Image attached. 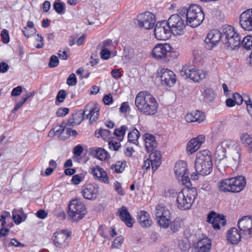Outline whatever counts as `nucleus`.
I'll list each match as a JSON object with an SVG mask.
<instances>
[{"mask_svg":"<svg viewBox=\"0 0 252 252\" xmlns=\"http://www.w3.org/2000/svg\"><path fill=\"white\" fill-rule=\"evenodd\" d=\"M66 92L63 90H60L57 95L56 99V104L58 105L59 103L63 102L66 97Z\"/></svg>","mask_w":252,"mask_h":252,"instance_id":"09e8293b","label":"nucleus"},{"mask_svg":"<svg viewBox=\"0 0 252 252\" xmlns=\"http://www.w3.org/2000/svg\"><path fill=\"white\" fill-rule=\"evenodd\" d=\"M170 229L173 232L178 231L181 227V221L179 218H176L172 222H170Z\"/></svg>","mask_w":252,"mask_h":252,"instance_id":"37998d69","label":"nucleus"},{"mask_svg":"<svg viewBox=\"0 0 252 252\" xmlns=\"http://www.w3.org/2000/svg\"><path fill=\"white\" fill-rule=\"evenodd\" d=\"M83 151L82 147L79 145L76 146L73 149V153L77 156H80Z\"/></svg>","mask_w":252,"mask_h":252,"instance_id":"69168bd1","label":"nucleus"},{"mask_svg":"<svg viewBox=\"0 0 252 252\" xmlns=\"http://www.w3.org/2000/svg\"><path fill=\"white\" fill-rule=\"evenodd\" d=\"M71 232L67 230H59L54 233L52 239L53 245L59 248L66 247L71 240Z\"/></svg>","mask_w":252,"mask_h":252,"instance_id":"1a4fd4ad","label":"nucleus"},{"mask_svg":"<svg viewBox=\"0 0 252 252\" xmlns=\"http://www.w3.org/2000/svg\"><path fill=\"white\" fill-rule=\"evenodd\" d=\"M95 135L97 137H101L105 141H108L111 137L110 130L102 128L95 131Z\"/></svg>","mask_w":252,"mask_h":252,"instance_id":"c9c22d12","label":"nucleus"},{"mask_svg":"<svg viewBox=\"0 0 252 252\" xmlns=\"http://www.w3.org/2000/svg\"><path fill=\"white\" fill-rule=\"evenodd\" d=\"M166 23L174 35H181L183 33L185 25L184 20L179 15H172Z\"/></svg>","mask_w":252,"mask_h":252,"instance_id":"9d476101","label":"nucleus"},{"mask_svg":"<svg viewBox=\"0 0 252 252\" xmlns=\"http://www.w3.org/2000/svg\"><path fill=\"white\" fill-rule=\"evenodd\" d=\"M137 21L139 27L149 30L153 28L156 22V17L153 13L146 12L138 15Z\"/></svg>","mask_w":252,"mask_h":252,"instance_id":"2eb2a0df","label":"nucleus"},{"mask_svg":"<svg viewBox=\"0 0 252 252\" xmlns=\"http://www.w3.org/2000/svg\"><path fill=\"white\" fill-rule=\"evenodd\" d=\"M127 130V126H122L120 128L115 129L114 134L119 138V140H122Z\"/></svg>","mask_w":252,"mask_h":252,"instance_id":"a19ab883","label":"nucleus"},{"mask_svg":"<svg viewBox=\"0 0 252 252\" xmlns=\"http://www.w3.org/2000/svg\"><path fill=\"white\" fill-rule=\"evenodd\" d=\"M53 8L57 13L59 14H63L65 12L63 3L55 2L53 4Z\"/></svg>","mask_w":252,"mask_h":252,"instance_id":"c03bdc74","label":"nucleus"},{"mask_svg":"<svg viewBox=\"0 0 252 252\" xmlns=\"http://www.w3.org/2000/svg\"><path fill=\"white\" fill-rule=\"evenodd\" d=\"M177 179L180 182H181L183 185L186 186H189L191 185V182L190 179L189 177L188 172L183 174L181 176H179L177 177Z\"/></svg>","mask_w":252,"mask_h":252,"instance_id":"49530a36","label":"nucleus"},{"mask_svg":"<svg viewBox=\"0 0 252 252\" xmlns=\"http://www.w3.org/2000/svg\"><path fill=\"white\" fill-rule=\"evenodd\" d=\"M242 237L241 232H239L236 228H231L227 232L226 239L228 242L232 244L238 243Z\"/></svg>","mask_w":252,"mask_h":252,"instance_id":"c756f323","label":"nucleus"},{"mask_svg":"<svg viewBox=\"0 0 252 252\" xmlns=\"http://www.w3.org/2000/svg\"><path fill=\"white\" fill-rule=\"evenodd\" d=\"M86 213L85 205L79 199H72L68 205V215L74 221L82 219Z\"/></svg>","mask_w":252,"mask_h":252,"instance_id":"0eeeda50","label":"nucleus"},{"mask_svg":"<svg viewBox=\"0 0 252 252\" xmlns=\"http://www.w3.org/2000/svg\"><path fill=\"white\" fill-rule=\"evenodd\" d=\"M240 141L245 146H248L252 143V138L247 133H243L240 137Z\"/></svg>","mask_w":252,"mask_h":252,"instance_id":"ea45409f","label":"nucleus"},{"mask_svg":"<svg viewBox=\"0 0 252 252\" xmlns=\"http://www.w3.org/2000/svg\"><path fill=\"white\" fill-rule=\"evenodd\" d=\"M85 119L84 116L82 115V110H79L73 114V120H75V124L77 125H79Z\"/></svg>","mask_w":252,"mask_h":252,"instance_id":"de8ad7c7","label":"nucleus"},{"mask_svg":"<svg viewBox=\"0 0 252 252\" xmlns=\"http://www.w3.org/2000/svg\"><path fill=\"white\" fill-rule=\"evenodd\" d=\"M185 119L188 123L198 122L200 123L204 120L205 115L202 112L196 110L187 114Z\"/></svg>","mask_w":252,"mask_h":252,"instance_id":"c85d7f7f","label":"nucleus"},{"mask_svg":"<svg viewBox=\"0 0 252 252\" xmlns=\"http://www.w3.org/2000/svg\"><path fill=\"white\" fill-rule=\"evenodd\" d=\"M65 124L63 122L61 125L57 126L52 129L55 133L61 134L64 130Z\"/></svg>","mask_w":252,"mask_h":252,"instance_id":"5fc2aeb1","label":"nucleus"},{"mask_svg":"<svg viewBox=\"0 0 252 252\" xmlns=\"http://www.w3.org/2000/svg\"><path fill=\"white\" fill-rule=\"evenodd\" d=\"M123 237L122 236L117 237L113 242L112 246L115 248H119L123 243Z\"/></svg>","mask_w":252,"mask_h":252,"instance_id":"864d4df0","label":"nucleus"},{"mask_svg":"<svg viewBox=\"0 0 252 252\" xmlns=\"http://www.w3.org/2000/svg\"><path fill=\"white\" fill-rule=\"evenodd\" d=\"M139 137L140 132L137 129L134 128L133 130L128 133V140L130 142L135 143Z\"/></svg>","mask_w":252,"mask_h":252,"instance_id":"58836bf2","label":"nucleus"},{"mask_svg":"<svg viewBox=\"0 0 252 252\" xmlns=\"http://www.w3.org/2000/svg\"><path fill=\"white\" fill-rule=\"evenodd\" d=\"M137 219L143 227H149L152 224V220L149 214L145 211H140L137 213Z\"/></svg>","mask_w":252,"mask_h":252,"instance_id":"cd10ccee","label":"nucleus"},{"mask_svg":"<svg viewBox=\"0 0 252 252\" xmlns=\"http://www.w3.org/2000/svg\"><path fill=\"white\" fill-rule=\"evenodd\" d=\"M66 83L69 86H74L77 83L76 77L74 73H71L69 75L67 79Z\"/></svg>","mask_w":252,"mask_h":252,"instance_id":"3c124183","label":"nucleus"},{"mask_svg":"<svg viewBox=\"0 0 252 252\" xmlns=\"http://www.w3.org/2000/svg\"><path fill=\"white\" fill-rule=\"evenodd\" d=\"M99 110V108L96 104L90 102L86 105L83 111L82 110V113L85 119H90V123L92 124L98 119Z\"/></svg>","mask_w":252,"mask_h":252,"instance_id":"dca6fc26","label":"nucleus"},{"mask_svg":"<svg viewBox=\"0 0 252 252\" xmlns=\"http://www.w3.org/2000/svg\"><path fill=\"white\" fill-rule=\"evenodd\" d=\"M231 185L233 187V192H238L241 191L246 185V179L242 176L230 178Z\"/></svg>","mask_w":252,"mask_h":252,"instance_id":"bb28decb","label":"nucleus"},{"mask_svg":"<svg viewBox=\"0 0 252 252\" xmlns=\"http://www.w3.org/2000/svg\"><path fill=\"white\" fill-rule=\"evenodd\" d=\"M207 221L212 224V226L215 229H220V224L224 226L226 224V220L223 216L217 214L215 212L212 211L207 217Z\"/></svg>","mask_w":252,"mask_h":252,"instance_id":"aec40b11","label":"nucleus"},{"mask_svg":"<svg viewBox=\"0 0 252 252\" xmlns=\"http://www.w3.org/2000/svg\"><path fill=\"white\" fill-rule=\"evenodd\" d=\"M143 138L146 151L147 152L154 151L157 146V143L155 136L149 133H146L144 134Z\"/></svg>","mask_w":252,"mask_h":252,"instance_id":"7c9ffc66","label":"nucleus"},{"mask_svg":"<svg viewBox=\"0 0 252 252\" xmlns=\"http://www.w3.org/2000/svg\"><path fill=\"white\" fill-rule=\"evenodd\" d=\"M91 173L100 182L107 184L109 183V179L106 172L99 166L91 168Z\"/></svg>","mask_w":252,"mask_h":252,"instance_id":"b1692460","label":"nucleus"},{"mask_svg":"<svg viewBox=\"0 0 252 252\" xmlns=\"http://www.w3.org/2000/svg\"><path fill=\"white\" fill-rule=\"evenodd\" d=\"M205 137L203 135H199L196 137L191 139L188 143L187 151L190 154L197 151L201 145L205 142Z\"/></svg>","mask_w":252,"mask_h":252,"instance_id":"412c9836","label":"nucleus"},{"mask_svg":"<svg viewBox=\"0 0 252 252\" xmlns=\"http://www.w3.org/2000/svg\"><path fill=\"white\" fill-rule=\"evenodd\" d=\"M109 147L111 150L118 151L120 148L121 145L117 142L109 141L108 143Z\"/></svg>","mask_w":252,"mask_h":252,"instance_id":"680f3d73","label":"nucleus"},{"mask_svg":"<svg viewBox=\"0 0 252 252\" xmlns=\"http://www.w3.org/2000/svg\"><path fill=\"white\" fill-rule=\"evenodd\" d=\"M59 63L58 58L55 55H52L50 57L48 66L51 68L55 67L59 64Z\"/></svg>","mask_w":252,"mask_h":252,"instance_id":"8fccbe9b","label":"nucleus"},{"mask_svg":"<svg viewBox=\"0 0 252 252\" xmlns=\"http://www.w3.org/2000/svg\"><path fill=\"white\" fill-rule=\"evenodd\" d=\"M179 246L182 251H186L190 248L189 244L186 241H181L179 243Z\"/></svg>","mask_w":252,"mask_h":252,"instance_id":"e2e57ef3","label":"nucleus"},{"mask_svg":"<svg viewBox=\"0 0 252 252\" xmlns=\"http://www.w3.org/2000/svg\"><path fill=\"white\" fill-rule=\"evenodd\" d=\"M225 153L226 150L217 146L215 153V157L216 158L215 163L219 170L224 168V164H225V161L227 157Z\"/></svg>","mask_w":252,"mask_h":252,"instance_id":"a878e982","label":"nucleus"},{"mask_svg":"<svg viewBox=\"0 0 252 252\" xmlns=\"http://www.w3.org/2000/svg\"><path fill=\"white\" fill-rule=\"evenodd\" d=\"M0 36L2 38V42L6 44L9 42V36L7 30H2L1 32Z\"/></svg>","mask_w":252,"mask_h":252,"instance_id":"603ef678","label":"nucleus"},{"mask_svg":"<svg viewBox=\"0 0 252 252\" xmlns=\"http://www.w3.org/2000/svg\"><path fill=\"white\" fill-rule=\"evenodd\" d=\"M117 214L127 227H131L132 226L133 223L132 218L126 206H123L119 208Z\"/></svg>","mask_w":252,"mask_h":252,"instance_id":"393cba45","label":"nucleus"},{"mask_svg":"<svg viewBox=\"0 0 252 252\" xmlns=\"http://www.w3.org/2000/svg\"><path fill=\"white\" fill-rule=\"evenodd\" d=\"M149 159L152 161V169L155 171L161 163V155L158 151L152 152L149 155Z\"/></svg>","mask_w":252,"mask_h":252,"instance_id":"2f4dec72","label":"nucleus"},{"mask_svg":"<svg viewBox=\"0 0 252 252\" xmlns=\"http://www.w3.org/2000/svg\"><path fill=\"white\" fill-rule=\"evenodd\" d=\"M220 39L222 41V32L221 33L216 29L211 30L204 40L207 45L206 48L211 50L217 45Z\"/></svg>","mask_w":252,"mask_h":252,"instance_id":"f3484780","label":"nucleus"},{"mask_svg":"<svg viewBox=\"0 0 252 252\" xmlns=\"http://www.w3.org/2000/svg\"><path fill=\"white\" fill-rule=\"evenodd\" d=\"M135 103L138 110L144 115L153 116L158 111V104L154 96L148 92L138 93L135 97Z\"/></svg>","mask_w":252,"mask_h":252,"instance_id":"f257e3e1","label":"nucleus"},{"mask_svg":"<svg viewBox=\"0 0 252 252\" xmlns=\"http://www.w3.org/2000/svg\"><path fill=\"white\" fill-rule=\"evenodd\" d=\"M197 195V190L194 188L183 189L177 196V207L182 210H189L192 206Z\"/></svg>","mask_w":252,"mask_h":252,"instance_id":"20e7f679","label":"nucleus"},{"mask_svg":"<svg viewBox=\"0 0 252 252\" xmlns=\"http://www.w3.org/2000/svg\"><path fill=\"white\" fill-rule=\"evenodd\" d=\"M158 73L163 84L171 87L176 82L175 75L170 70L162 68Z\"/></svg>","mask_w":252,"mask_h":252,"instance_id":"a211bd4d","label":"nucleus"},{"mask_svg":"<svg viewBox=\"0 0 252 252\" xmlns=\"http://www.w3.org/2000/svg\"><path fill=\"white\" fill-rule=\"evenodd\" d=\"M234 148L230 149L228 152L224 167L231 166L236 168L240 161V148L238 144H235Z\"/></svg>","mask_w":252,"mask_h":252,"instance_id":"ddd939ff","label":"nucleus"},{"mask_svg":"<svg viewBox=\"0 0 252 252\" xmlns=\"http://www.w3.org/2000/svg\"><path fill=\"white\" fill-rule=\"evenodd\" d=\"M69 112V109L67 108H60L56 112L58 117H64Z\"/></svg>","mask_w":252,"mask_h":252,"instance_id":"bf43d9fd","label":"nucleus"},{"mask_svg":"<svg viewBox=\"0 0 252 252\" xmlns=\"http://www.w3.org/2000/svg\"><path fill=\"white\" fill-rule=\"evenodd\" d=\"M179 13L186 19L188 26L195 28L199 26L204 19V14L201 6L197 4H191L188 8L182 7Z\"/></svg>","mask_w":252,"mask_h":252,"instance_id":"f03ea898","label":"nucleus"},{"mask_svg":"<svg viewBox=\"0 0 252 252\" xmlns=\"http://www.w3.org/2000/svg\"><path fill=\"white\" fill-rule=\"evenodd\" d=\"M218 188L222 192H233L230 178L221 180L218 182Z\"/></svg>","mask_w":252,"mask_h":252,"instance_id":"f704fd0d","label":"nucleus"},{"mask_svg":"<svg viewBox=\"0 0 252 252\" xmlns=\"http://www.w3.org/2000/svg\"><path fill=\"white\" fill-rule=\"evenodd\" d=\"M110 51L106 48H103L101 49L100 56L104 60H107L110 58Z\"/></svg>","mask_w":252,"mask_h":252,"instance_id":"4d7b16f0","label":"nucleus"},{"mask_svg":"<svg viewBox=\"0 0 252 252\" xmlns=\"http://www.w3.org/2000/svg\"><path fill=\"white\" fill-rule=\"evenodd\" d=\"M203 96L206 101H211L214 98V94L212 90L206 89L204 91Z\"/></svg>","mask_w":252,"mask_h":252,"instance_id":"a18cd8bd","label":"nucleus"},{"mask_svg":"<svg viewBox=\"0 0 252 252\" xmlns=\"http://www.w3.org/2000/svg\"><path fill=\"white\" fill-rule=\"evenodd\" d=\"M154 32L156 37L160 40L169 39L172 33L165 21L158 22L156 24Z\"/></svg>","mask_w":252,"mask_h":252,"instance_id":"4468645a","label":"nucleus"},{"mask_svg":"<svg viewBox=\"0 0 252 252\" xmlns=\"http://www.w3.org/2000/svg\"><path fill=\"white\" fill-rule=\"evenodd\" d=\"M213 164L210 152L208 150L196 154L195 168L196 173L202 176L209 174L212 171Z\"/></svg>","mask_w":252,"mask_h":252,"instance_id":"7ed1b4c3","label":"nucleus"},{"mask_svg":"<svg viewBox=\"0 0 252 252\" xmlns=\"http://www.w3.org/2000/svg\"><path fill=\"white\" fill-rule=\"evenodd\" d=\"M241 44L247 50L252 49V35H247L245 37Z\"/></svg>","mask_w":252,"mask_h":252,"instance_id":"4c0bfd02","label":"nucleus"},{"mask_svg":"<svg viewBox=\"0 0 252 252\" xmlns=\"http://www.w3.org/2000/svg\"><path fill=\"white\" fill-rule=\"evenodd\" d=\"M171 47L167 43H158L153 48L151 55L157 60L166 62L170 60Z\"/></svg>","mask_w":252,"mask_h":252,"instance_id":"6e6552de","label":"nucleus"},{"mask_svg":"<svg viewBox=\"0 0 252 252\" xmlns=\"http://www.w3.org/2000/svg\"><path fill=\"white\" fill-rule=\"evenodd\" d=\"M180 74L185 78H189L194 82H199L205 78L206 72L202 70L196 69L191 66H183Z\"/></svg>","mask_w":252,"mask_h":252,"instance_id":"9b49d317","label":"nucleus"},{"mask_svg":"<svg viewBox=\"0 0 252 252\" xmlns=\"http://www.w3.org/2000/svg\"><path fill=\"white\" fill-rule=\"evenodd\" d=\"M22 32L24 35L28 38L34 34L36 32V29H29L27 28H24L22 30Z\"/></svg>","mask_w":252,"mask_h":252,"instance_id":"6e6d98bb","label":"nucleus"},{"mask_svg":"<svg viewBox=\"0 0 252 252\" xmlns=\"http://www.w3.org/2000/svg\"><path fill=\"white\" fill-rule=\"evenodd\" d=\"M187 162L184 160H179L175 163L174 172L177 178L187 173Z\"/></svg>","mask_w":252,"mask_h":252,"instance_id":"473e14b6","label":"nucleus"},{"mask_svg":"<svg viewBox=\"0 0 252 252\" xmlns=\"http://www.w3.org/2000/svg\"><path fill=\"white\" fill-rule=\"evenodd\" d=\"M239 230L242 233V238H250L252 236V217L244 216L240 219L237 224Z\"/></svg>","mask_w":252,"mask_h":252,"instance_id":"f8f14e48","label":"nucleus"},{"mask_svg":"<svg viewBox=\"0 0 252 252\" xmlns=\"http://www.w3.org/2000/svg\"><path fill=\"white\" fill-rule=\"evenodd\" d=\"M240 24L245 31L252 30V9L244 11L240 16Z\"/></svg>","mask_w":252,"mask_h":252,"instance_id":"6ab92c4d","label":"nucleus"},{"mask_svg":"<svg viewBox=\"0 0 252 252\" xmlns=\"http://www.w3.org/2000/svg\"><path fill=\"white\" fill-rule=\"evenodd\" d=\"M233 99L235 104L240 105L243 101V97L238 93H235L233 96Z\"/></svg>","mask_w":252,"mask_h":252,"instance_id":"052dcab7","label":"nucleus"},{"mask_svg":"<svg viewBox=\"0 0 252 252\" xmlns=\"http://www.w3.org/2000/svg\"><path fill=\"white\" fill-rule=\"evenodd\" d=\"M195 252H209L211 248V241L207 237L198 240L193 244Z\"/></svg>","mask_w":252,"mask_h":252,"instance_id":"5701e85b","label":"nucleus"},{"mask_svg":"<svg viewBox=\"0 0 252 252\" xmlns=\"http://www.w3.org/2000/svg\"><path fill=\"white\" fill-rule=\"evenodd\" d=\"M129 110V107L127 102H123L120 108V111L122 113H126Z\"/></svg>","mask_w":252,"mask_h":252,"instance_id":"0e129e2a","label":"nucleus"},{"mask_svg":"<svg viewBox=\"0 0 252 252\" xmlns=\"http://www.w3.org/2000/svg\"><path fill=\"white\" fill-rule=\"evenodd\" d=\"M222 42L231 50H234L241 44V37L233 27L224 25L222 28Z\"/></svg>","mask_w":252,"mask_h":252,"instance_id":"39448f33","label":"nucleus"},{"mask_svg":"<svg viewBox=\"0 0 252 252\" xmlns=\"http://www.w3.org/2000/svg\"><path fill=\"white\" fill-rule=\"evenodd\" d=\"M98 234L103 238L109 239L110 236L114 237L117 235V232L114 228L111 227H107L104 225L99 226L98 230Z\"/></svg>","mask_w":252,"mask_h":252,"instance_id":"72a5a7b5","label":"nucleus"},{"mask_svg":"<svg viewBox=\"0 0 252 252\" xmlns=\"http://www.w3.org/2000/svg\"><path fill=\"white\" fill-rule=\"evenodd\" d=\"M155 215L159 225L167 228L171 220V214L169 209L162 204L158 205L155 211Z\"/></svg>","mask_w":252,"mask_h":252,"instance_id":"423d86ee","label":"nucleus"},{"mask_svg":"<svg viewBox=\"0 0 252 252\" xmlns=\"http://www.w3.org/2000/svg\"><path fill=\"white\" fill-rule=\"evenodd\" d=\"M9 68V65L5 63L1 62L0 63V72L5 73L8 71Z\"/></svg>","mask_w":252,"mask_h":252,"instance_id":"774afa93","label":"nucleus"},{"mask_svg":"<svg viewBox=\"0 0 252 252\" xmlns=\"http://www.w3.org/2000/svg\"><path fill=\"white\" fill-rule=\"evenodd\" d=\"M98 187L95 184H88L82 190L84 197L89 200H94L97 196Z\"/></svg>","mask_w":252,"mask_h":252,"instance_id":"4be33fe9","label":"nucleus"},{"mask_svg":"<svg viewBox=\"0 0 252 252\" xmlns=\"http://www.w3.org/2000/svg\"><path fill=\"white\" fill-rule=\"evenodd\" d=\"M235 144H237L234 141H232L230 140H224L222 141L220 145H219L218 147L221 148L223 150H225L226 151V149H228V151L231 149L234 148L235 146Z\"/></svg>","mask_w":252,"mask_h":252,"instance_id":"79ce46f5","label":"nucleus"},{"mask_svg":"<svg viewBox=\"0 0 252 252\" xmlns=\"http://www.w3.org/2000/svg\"><path fill=\"white\" fill-rule=\"evenodd\" d=\"M94 156L99 160H103L107 158L108 154L102 148H97L94 150Z\"/></svg>","mask_w":252,"mask_h":252,"instance_id":"e433bc0d","label":"nucleus"},{"mask_svg":"<svg viewBox=\"0 0 252 252\" xmlns=\"http://www.w3.org/2000/svg\"><path fill=\"white\" fill-rule=\"evenodd\" d=\"M22 91V88L20 86H18L16 88H14L11 92V95L14 96H18L21 93Z\"/></svg>","mask_w":252,"mask_h":252,"instance_id":"338daca9","label":"nucleus"},{"mask_svg":"<svg viewBox=\"0 0 252 252\" xmlns=\"http://www.w3.org/2000/svg\"><path fill=\"white\" fill-rule=\"evenodd\" d=\"M12 219L16 224H20L23 220L22 216L18 213H16L15 211H12Z\"/></svg>","mask_w":252,"mask_h":252,"instance_id":"13d9d810","label":"nucleus"}]
</instances>
